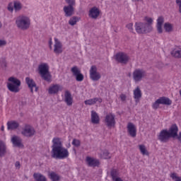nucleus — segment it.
<instances>
[{"mask_svg":"<svg viewBox=\"0 0 181 181\" xmlns=\"http://www.w3.org/2000/svg\"><path fill=\"white\" fill-rule=\"evenodd\" d=\"M71 139H72V137L71 136H69L68 137V141L65 144L66 148H70L71 146Z\"/></svg>","mask_w":181,"mask_h":181,"instance_id":"obj_44","label":"nucleus"},{"mask_svg":"<svg viewBox=\"0 0 181 181\" xmlns=\"http://www.w3.org/2000/svg\"><path fill=\"white\" fill-rule=\"evenodd\" d=\"M177 139L181 143V132L179 133V135L177 136Z\"/></svg>","mask_w":181,"mask_h":181,"instance_id":"obj_51","label":"nucleus"},{"mask_svg":"<svg viewBox=\"0 0 181 181\" xmlns=\"http://www.w3.org/2000/svg\"><path fill=\"white\" fill-rule=\"evenodd\" d=\"M86 163L88 166H98L100 161L94 158L86 157Z\"/></svg>","mask_w":181,"mask_h":181,"instance_id":"obj_26","label":"nucleus"},{"mask_svg":"<svg viewBox=\"0 0 181 181\" xmlns=\"http://www.w3.org/2000/svg\"><path fill=\"white\" fill-rule=\"evenodd\" d=\"M90 77L93 81H98L101 78V74L97 71V67L95 66H91L90 69Z\"/></svg>","mask_w":181,"mask_h":181,"instance_id":"obj_11","label":"nucleus"},{"mask_svg":"<svg viewBox=\"0 0 181 181\" xmlns=\"http://www.w3.org/2000/svg\"><path fill=\"white\" fill-rule=\"evenodd\" d=\"M81 142L80 141V140L77 139H74L72 141V145H74V146H76L78 147L80 146Z\"/></svg>","mask_w":181,"mask_h":181,"instance_id":"obj_43","label":"nucleus"},{"mask_svg":"<svg viewBox=\"0 0 181 181\" xmlns=\"http://www.w3.org/2000/svg\"><path fill=\"white\" fill-rule=\"evenodd\" d=\"M1 131H4L5 129V127L1 126Z\"/></svg>","mask_w":181,"mask_h":181,"instance_id":"obj_53","label":"nucleus"},{"mask_svg":"<svg viewBox=\"0 0 181 181\" xmlns=\"http://www.w3.org/2000/svg\"><path fill=\"white\" fill-rule=\"evenodd\" d=\"M119 175V173L117 170H113L111 172V176L112 177V180L115 181V179H121V177H118Z\"/></svg>","mask_w":181,"mask_h":181,"instance_id":"obj_38","label":"nucleus"},{"mask_svg":"<svg viewBox=\"0 0 181 181\" xmlns=\"http://www.w3.org/2000/svg\"><path fill=\"white\" fill-rule=\"evenodd\" d=\"M119 98L121 101H126L127 100V95L125 94H121L119 95Z\"/></svg>","mask_w":181,"mask_h":181,"instance_id":"obj_48","label":"nucleus"},{"mask_svg":"<svg viewBox=\"0 0 181 181\" xmlns=\"http://www.w3.org/2000/svg\"><path fill=\"white\" fill-rule=\"evenodd\" d=\"M48 46L50 50H53V40L52 38H49L48 40Z\"/></svg>","mask_w":181,"mask_h":181,"instance_id":"obj_47","label":"nucleus"},{"mask_svg":"<svg viewBox=\"0 0 181 181\" xmlns=\"http://www.w3.org/2000/svg\"><path fill=\"white\" fill-rule=\"evenodd\" d=\"M144 24L146 25L151 31L153 30V27L152 26L153 25V18L145 16L144 18Z\"/></svg>","mask_w":181,"mask_h":181,"instance_id":"obj_25","label":"nucleus"},{"mask_svg":"<svg viewBox=\"0 0 181 181\" xmlns=\"http://www.w3.org/2000/svg\"><path fill=\"white\" fill-rule=\"evenodd\" d=\"M105 124L107 128H114L115 127V115L109 113L105 116Z\"/></svg>","mask_w":181,"mask_h":181,"instance_id":"obj_8","label":"nucleus"},{"mask_svg":"<svg viewBox=\"0 0 181 181\" xmlns=\"http://www.w3.org/2000/svg\"><path fill=\"white\" fill-rule=\"evenodd\" d=\"M8 152L6 148V143L5 141H0V156H4Z\"/></svg>","mask_w":181,"mask_h":181,"instance_id":"obj_30","label":"nucleus"},{"mask_svg":"<svg viewBox=\"0 0 181 181\" xmlns=\"http://www.w3.org/2000/svg\"><path fill=\"white\" fill-rule=\"evenodd\" d=\"M25 83L28 86V88H30L31 93H33V91H35V92L37 91L38 88H37V86H36V83L32 78L26 77Z\"/></svg>","mask_w":181,"mask_h":181,"instance_id":"obj_13","label":"nucleus"},{"mask_svg":"<svg viewBox=\"0 0 181 181\" xmlns=\"http://www.w3.org/2000/svg\"><path fill=\"white\" fill-rule=\"evenodd\" d=\"M172 56L178 59L181 58V46H176L171 52Z\"/></svg>","mask_w":181,"mask_h":181,"instance_id":"obj_28","label":"nucleus"},{"mask_svg":"<svg viewBox=\"0 0 181 181\" xmlns=\"http://www.w3.org/2000/svg\"><path fill=\"white\" fill-rule=\"evenodd\" d=\"M135 30L139 35H146V33H151L152 32L149 27L142 22H137L134 25Z\"/></svg>","mask_w":181,"mask_h":181,"instance_id":"obj_6","label":"nucleus"},{"mask_svg":"<svg viewBox=\"0 0 181 181\" xmlns=\"http://www.w3.org/2000/svg\"><path fill=\"white\" fill-rule=\"evenodd\" d=\"M2 28V23L0 21V29Z\"/></svg>","mask_w":181,"mask_h":181,"instance_id":"obj_55","label":"nucleus"},{"mask_svg":"<svg viewBox=\"0 0 181 181\" xmlns=\"http://www.w3.org/2000/svg\"><path fill=\"white\" fill-rule=\"evenodd\" d=\"M163 28L165 32L167 33H170L171 32H173V24L170 23H165L163 25Z\"/></svg>","mask_w":181,"mask_h":181,"instance_id":"obj_33","label":"nucleus"},{"mask_svg":"<svg viewBox=\"0 0 181 181\" xmlns=\"http://www.w3.org/2000/svg\"><path fill=\"white\" fill-rule=\"evenodd\" d=\"M66 4H70L71 5H76V0H65Z\"/></svg>","mask_w":181,"mask_h":181,"instance_id":"obj_49","label":"nucleus"},{"mask_svg":"<svg viewBox=\"0 0 181 181\" xmlns=\"http://www.w3.org/2000/svg\"><path fill=\"white\" fill-rule=\"evenodd\" d=\"M48 176H49V179H51V180H52V181H59L60 180V176L54 172L49 173Z\"/></svg>","mask_w":181,"mask_h":181,"instance_id":"obj_36","label":"nucleus"},{"mask_svg":"<svg viewBox=\"0 0 181 181\" xmlns=\"http://www.w3.org/2000/svg\"><path fill=\"white\" fill-rule=\"evenodd\" d=\"M8 45V41L5 39H0V47H5Z\"/></svg>","mask_w":181,"mask_h":181,"instance_id":"obj_42","label":"nucleus"},{"mask_svg":"<svg viewBox=\"0 0 181 181\" xmlns=\"http://www.w3.org/2000/svg\"><path fill=\"white\" fill-rule=\"evenodd\" d=\"M33 178L35 181H47L46 177L39 173H35L33 174Z\"/></svg>","mask_w":181,"mask_h":181,"instance_id":"obj_31","label":"nucleus"},{"mask_svg":"<svg viewBox=\"0 0 181 181\" xmlns=\"http://www.w3.org/2000/svg\"><path fill=\"white\" fill-rule=\"evenodd\" d=\"M84 103L86 105H94V104H101V103H103V99L100 98H94L86 100Z\"/></svg>","mask_w":181,"mask_h":181,"instance_id":"obj_23","label":"nucleus"},{"mask_svg":"<svg viewBox=\"0 0 181 181\" xmlns=\"http://www.w3.org/2000/svg\"><path fill=\"white\" fill-rule=\"evenodd\" d=\"M64 101L68 107H71L73 105V103H74L73 100V96L71 95V93L69 90H66L64 93Z\"/></svg>","mask_w":181,"mask_h":181,"instance_id":"obj_15","label":"nucleus"},{"mask_svg":"<svg viewBox=\"0 0 181 181\" xmlns=\"http://www.w3.org/2000/svg\"><path fill=\"white\" fill-rule=\"evenodd\" d=\"M52 156L55 159H66L70 155L69 150L63 146L62 139L55 137L52 139Z\"/></svg>","mask_w":181,"mask_h":181,"instance_id":"obj_1","label":"nucleus"},{"mask_svg":"<svg viewBox=\"0 0 181 181\" xmlns=\"http://www.w3.org/2000/svg\"><path fill=\"white\" fill-rule=\"evenodd\" d=\"M6 66H7L6 62L4 61L1 63V67H6Z\"/></svg>","mask_w":181,"mask_h":181,"instance_id":"obj_50","label":"nucleus"},{"mask_svg":"<svg viewBox=\"0 0 181 181\" xmlns=\"http://www.w3.org/2000/svg\"><path fill=\"white\" fill-rule=\"evenodd\" d=\"M165 22V18L160 16L157 19L156 29L158 33H163V23Z\"/></svg>","mask_w":181,"mask_h":181,"instance_id":"obj_22","label":"nucleus"},{"mask_svg":"<svg viewBox=\"0 0 181 181\" xmlns=\"http://www.w3.org/2000/svg\"><path fill=\"white\" fill-rule=\"evenodd\" d=\"M90 120L92 124L95 125L100 124V116H98V114L94 110L91 111Z\"/></svg>","mask_w":181,"mask_h":181,"instance_id":"obj_24","label":"nucleus"},{"mask_svg":"<svg viewBox=\"0 0 181 181\" xmlns=\"http://www.w3.org/2000/svg\"><path fill=\"white\" fill-rule=\"evenodd\" d=\"M160 100V104L163 105H172V100L169 99V98L166 97H161L158 98Z\"/></svg>","mask_w":181,"mask_h":181,"instance_id":"obj_34","label":"nucleus"},{"mask_svg":"<svg viewBox=\"0 0 181 181\" xmlns=\"http://www.w3.org/2000/svg\"><path fill=\"white\" fill-rule=\"evenodd\" d=\"M126 28L130 30V32H132L134 30V23H129L127 25Z\"/></svg>","mask_w":181,"mask_h":181,"instance_id":"obj_45","label":"nucleus"},{"mask_svg":"<svg viewBox=\"0 0 181 181\" xmlns=\"http://www.w3.org/2000/svg\"><path fill=\"white\" fill-rule=\"evenodd\" d=\"M16 25L21 30H28L30 28V18L26 15H20L16 19Z\"/></svg>","mask_w":181,"mask_h":181,"instance_id":"obj_3","label":"nucleus"},{"mask_svg":"<svg viewBox=\"0 0 181 181\" xmlns=\"http://www.w3.org/2000/svg\"><path fill=\"white\" fill-rule=\"evenodd\" d=\"M132 77L134 83H139L146 77V71L142 69H136L132 73Z\"/></svg>","mask_w":181,"mask_h":181,"instance_id":"obj_7","label":"nucleus"},{"mask_svg":"<svg viewBox=\"0 0 181 181\" xmlns=\"http://www.w3.org/2000/svg\"><path fill=\"white\" fill-rule=\"evenodd\" d=\"M115 59L119 63H122L125 64L128 63V60H129V57L127 55V54L124 52H119L115 55Z\"/></svg>","mask_w":181,"mask_h":181,"instance_id":"obj_12","label":"nucleus"},{"mask_svg":"<svg viewBox=\"0 0 181 181\" xmlns=\"http://www.w3.org/2000/svg\"><path fill=\"white\" fill-rule=\"evenodd\" d=\"M71 71L76 77V81H83L84 80V76L80 71V69L77 66H74L71 69Z\"/></svg>","mask_w":181,"mask_h":181,"instance_id":"obj_17","label":"nucleus"},{"mask_svg":"<svg viewBox=\"0 0 181 181\" xmlns=\"http://www.w3.org/2000/svg\"><path fill=\"white\" fill-rule=\"evenodd\" d=\"M7 10L8 11V12H11V13L13 12V11H15L14 2H10L7 5Z\"/></svg>","mask_w":181,"mask_h":181,"instance_id":"obj_40","label":"nucleus"},{"mask_svg":"<svg viewBox=\"0 0 181 181\" xmlns=\"http://www.w3.org/2000/svg\"><path fill=\"white\" fill-rule=\"evenodd\" d=\"M21 134L24 135V136L30 137L33 136V135L36 134V132L35 131V128H33V127L27 124L23 127Z\"/></svg>","mask_w":181,"mask_h":181,"instance_id":"obj_10","label":"nucleus"},{"mask_svg":"<svg viewBox=\"0 0 181 181\" xmlns=\"http://www.w3.org/2000/svg\"><path fill=\"white\" fill-rule=\"evenodd\" d=\"M100 9L97 7H93L89 11V18H91L92 19H97V18L100 16Z\"/></svg>","mask_w":181,"mask_h":181,"instance_id":"obj_21","label":"nucleus"},{"mask_svg":"<svg viewBox=\"0 0 181 181\" xmlns=\"http://www.w3.org/2000/svg\"><path fill=\"white\" fill-rule=\"evenodd\" d=\"M177 131L179 129L176 124H173L169 131L165 129L162 130L158 136V139L161 142H167L169 140V138H175L177 136Z\"/></svg>","mask_w":181,"mask_h":181,"instance_id":"obj_2","label":"nucleus"},{"mask_svg":"<svg viewBox=\"0 0 181 181\" xmlns=\"http://www.w3.org/2000/svg\"><path fill=\"white\" fill-rule=\"evenodd\" d=\"M19 127V123L18 122L11 120L7 122L8 129H16Z\"/></svg>","mask_w":181,"mask_h":181,"instance_id":"obj_32","label":"nucleus"},{"mask_svg":"<svg viewBox=\"0 0 181 181\" xmlns=\"http://www.w3.org/2000/svg\"><path fill=\"white\" fill-rule=\"evenodd\" d=\"M127 132L132 138H135L136 136V126L134 124V123H128L127 124Z\"/></svg>","mask_w":181,"mask_h":181,"instance_id":"obj_18","label":"nucleus"},{"mask_svg":"<svg viewBox=\"0 0 181 181\" xmlns=\"http://www.w3.org/2000/svg\"><path fill=\"white\" fill-rule=\"evenodd\" d=\"M176 5L178 8V11L180 12V13H181V0H176Z\"/></svg>","mask_w":181,"mask_h":181,"instance_id":"obj_46","label":"nucleus"},{"mask_svg":"<svg viewBox=\"0 0 181 181\" xmlns=\"http://www.w3.org/2000/svg\"><path fill=\"white\" fill-rule=\"evenodd\" d=\"M38 73L40 76L46 81H50L52 80V75L49 71V64L47 63H41L38 65Z\"/></svg>","mask_w":181,"mask_h":181,"instance_id":"obj_5","label":"nucleus"},{"mask_svg":"<svg viewBox=\"0 0 181 181\" xmlns=\"http://www.w3.org/2000/svg\"><path fill=\"white\" fill-rule=\"evenodd\" d=\"M16 166H19V162L16 163Z\"/></svg>","mask_w":181,"mask_h":181,"instance_id":"obj_54","label":"nucleus"},{"mask_svg":"<svg viewBox=\"0 0 181 181\" xmlns=\"http://www.w3.org/2000/svg\"><path fill=\"white\" fill-rule=\"evenodd\" d=\"M139 151L143 156H149V151H148V148L144 144L139 145Z\"/></svg>","mask_w":181,"mask_h":181,"instance_id":"obj_27","label":"nucleus"},{"mask_svg":"<svg viewBox=\"0 0 181 181\" xmlns=\"http://www.w3.org/2000/svg\"><path fill=\"white\" fill-rule=\"evenodd\" d=\"M160 103V100H159V99L156 100L152 105V108H153V110H158V108H159V105Z\"/></svg>","mask_w":181,"mask_h":181,"instance_id":"obj_41","label":"nucleus"},{"mask_svg":"<svg viewBox=\"0 0 181 181\" xmlns=\"http://www.w3.org/2000/svg\"><path fill=\"white\" fill-rule=\"evenodd\" d=\"M133 98L134 99L136 104H138L141 101V99L142 98V90H141L139 86H137L134 89Z\"/></svg>","mask_w":181,"mask_h":181,"instance_id":"obj_14","label":"nucleus"},{"mask_svg":"<svg viewBox=\"0 0 181 181\" xmlns=\"http://www.w3.org/2000/svg\"><path fill=\"white\" fill-rule=\"evenodd\" d=\"M13 146H16V148H23V143H22V139L21 137L13 135L11 136V139Z\"/></svg>","mask_w":181,"mask_h":181,"instance_id":"obj_16","label":"nucleus"},{"mask_svg":"<svg viewBox=\"0 0 181 181\" xmlns=\"http://www.w3.org/2000/svg\"><path fill=\"white\" fill-rule=\"evenodd\" d=\"M132 2H139V1H142V0H132Z\"/></svg>","mask_w":181,"mask_h":181,"instance_id":"obj_52","label":"nucleus"},{"mask_svg":"<svg viewBox=\"0 0 181 181\" xmlns=\"http://www.w3.org/2000/svg\"><path fill=\"white\" fill-rule=\"evenodd\" d=\"M54 53H55V54H62V53H63V51L64 50V49L63 48V44L57 37H54Z\"/></svg>","mask_w":181,"mask_h":181,"instance_id":"obj_9","label":"nucleus"},{"mask_svg":"<svg viewBox=\"0 0 181 181\" xmlns=\"http://www.w3.org/2000/svg\"><path fill=\"white\" fill-rule=\"evenodd\" d=\"M62 90H63V86L55 84L49 86L48 89V93L49 94H57L59 91H62Z\"/></svg>","mask_w":181,"mask_h":181,"instance_id":"obj_20","label":"nucleus"},{"mask_svg":"<svg viewBox=\"0 0 181 181\" xmlns=\"http://www.w3.org/2000/svg\"><path fill=\"white\" fill-rule=\"evenodd\" d=\"M170 177L173 181H181V177H179L175 173H170Z\"/></svg>","mask_w":181,"mask_h":181,"instance_id":"obj_39","label":"nucleus"},{"mask_svg":"<svg viewBox=\"0 0 181 181\" xmlns=\"http://www.w3.org/2000/svg\"><path fill=\"white\" fill-rule=\"evenodd\" d=\"M14 11L15 12H19L22 11L23 8V4H22V2L19 1H14Z\"/></svg>","mask_w":181,"mask_h":181,"instance_id":"obj_35","label":"nucleus"},{"mask_svg":"<svg viewBox=\"0 0 181 181\" xmlns=\"http://www.w3.org/2000/svg\"><path fill=\"white\" fill-rule=\"evenodd\" d=\"M7 83V88L11 93H19L21 91V82L16 77L11 76L8 78Z\"/></svg>","mask_w":181,"mask_h":181,"instance_id":"obj_4","label":"nucleus"},{"mask_svg":"<svg viewBox=\"0 0 181 181\" xmlns=\"http://www.w3.org/2000/svg\"><path fill=\"white\" fill-rule=\"evenodd\" d=\"M69 6H65L64 7V12L65 13V16H71L74 13V7L76 4H68Z\"/></svg>","mask_w":181,"mask_h":181,"instance_id":"obj_19","label":"nucleus"},{"mask_svg":"<svg viewBox=\"0 0 181 181\" xmlns=\"http://www.w3.org/2000/svg\"><path fill=\"white\" fill-rule=\"evenodd\" d=\"M99 156L102 159H110L111 158V154H110V151L108 150H100L99 152Z\"/></svg>","mask_w":181,"mask_h":181,"instance_id":"obj_29","label":"nucleus"},{"mask_svg":"<svg viewBox=\"0 0 181 181\" xmlns=\"http://www.w3.org/2000/svg\"><path fill=\"white\" fill-rule=\"evenodd\" d=\"M79 21H80V17L73 16L69 19V23L71 26H74V25H76L77 22H79Z\"/></svg>","mask_w":181,"mask_h":181,"instance_id":"obj_37","label":"nucleus"}]
</instances>
